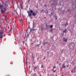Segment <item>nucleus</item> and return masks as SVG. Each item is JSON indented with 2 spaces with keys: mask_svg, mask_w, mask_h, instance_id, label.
I'll list each match as a JSON object with an SVG mask.
<instances>
[{
  "mask_svg": "<svg viewBox=\"0 0 76 76\" xmlns=\"http://www.w3.org/2000/svg\"><path fill=\"white\" fill-rule=\"evenodd\" d=\"M46 28L45 29H48V28H53V25H51L50 26H49V25H47V24H46Z\"/></svg>",
  "mask_w": 76,
  "mask_h": 76,
  "instance_id": "f257e3e1",
  "label": "nucleus"
},
{
  "mask_svg": "<svg viewBox=\"0 0 76 76\" xmlns=\"http://www.w3.org/2000/svg\"><path fill=\"white\" fill-rule=\"evenodd\" d=\"M30 12L31 13H32V16H36V15H37V13H35V12H33V10H30Z\"/></svg>",
  "mask_w": 76,
  "mask_h": 76,
  "instance_id": "f03ea898",
  "label": "nucleus"
},
{
  "mask_svg": "<svg viewBox=\"0 0 76 76\" xmlns=\"http://www.w3.org/2000/svg\"><path fill=\"white\" fill-rule=\"evenodd\" d=\"M3 31H2L1 32L0 31V38H3Z\"/></svg>",
  "mask_w": 76,
  "mask_h": 76,
  "instance_id": "7ed1b4c3",
  "label": "nucleus"
},
{
  "mask_svg": "<svg viewBox=\"0 0 76 76\" xmlns=\"http://www.w3.org/2000/svg\"><path fill=\"white\" fill-rule=\"evenodd\" d=\"M28 16L29 18H31V16H32L31 12H30L29 13V11H28Z\"/></svg>",
  "mask_w": 76,
  "mask_h": 76,
  "instance_id": "20e7f679",
  "label": "nucleus"
},
{
  "mask_svg": "<svg viewBox=\"0 0 76 76\" xmlns=\"http://www.w3.org/2000/svg\"><path fill=\"white\" fill-rule=\"evenodd\" d=\"M39 68V66L38 65L37 66H36L35 68H34L33 70L34 71H35V70H37V68Z\"/></svg>",
  "mask_w": 76,
  "mask_h": 76,
  "instance_id": "39448f33",
  "label": "nucleus"
},
{
  "mask_svg": "<svg viewBox=\"0 0 76 76\" xmlns=\"http://www.w3.org/2000/svg\"><path fill=\"white\" fill-rule=\"evenodd\" d=\"M3 4H4L5 6H6V7H7V4L6 2L4 3Z\"/></svg>",
  "mask_w": 76,
  "mask_h": 76,
  "instance_id": "423d86ee",
  "label": "nucleus"
},
{
  "mask_svg": "<svg viewBox=\"0 0 76 76\" xmlns=\"http://www.w3.org/2000/svg\"><path fill=\"white\" fill-rule=\"evenodd\" d=\"M53 16H54L55 17V20H57V15H56V14H55V15H53Z\"/></svg>",
  "mask_w": 76,
  "mask_h": 76,
  "instance_id": "0eeeda50",
  "label": "nucleus"
},
{
  "mask_svg": "<svg viewBox=\"0 0 76 76\" xmlns=\"http://www.w3.org/2000/svg\"><path fill=\"white\" fill-rule=\"evenodd\" d=\"M19 21L20 22H23V19L22 18H19Z\"/></svg>",
  "mask_w": 76,
  "mask_h": 76,
  "instance_id": "6e6552de",
  "label": "nucleus"
},
{
  "mask_svg": "<svg viewBox=\"0 0 76 76\" xmlns=\"http://www.w3.org/2000/svg\"><path fill=\"white\" fill-rule=\"evenodd\" d=\"M68 25H69V24H68V22H66V23L64 25L65 27H66V26H67Z\"/></svg>",
  "mask_w": 76,
  "mask_h": 76,
  "instance_id": "1a4fd4ad",
  "label": "nucleus"
},
{
  "mask_svg": "<svg viewBox=\"0 0 76 76\" xmlns=\"http://www.w3.org/2000/svg\"><path fill=\"white\" fill-rule=\"evenodd\" d=\"M47 43H48V42H44L43 43V44L44 45V46H45V45L46 44H47Z\"/></svg>",
  "mask_w": 76,
  "mask_h": 76,
  "instance_id": "9d476101",
  "label": "nucleus"
},
{
  "mask_svg": "<svg viewBox=\"0 0 76 76\" xmlns=\"http://www.w3.org/2000/svg\"><path fill=\"white\" fill-rule=\"evenodd\" d=\"M3 8V6L1 4L0 5V9H2V8Z\"/></svg>",
  "mask_w": 76,
  "mask_h": 76,
  "instance_id": "9b49d317",
  "label": "nucleus"
},
{
  "mask_svg": "<svg viewBox=\"0 0 76 76\" xmlns=\"http://www.w3.org/2000/svg\"><path fill=\"white\" fill-rule=\"evenodd\" d=\"M62 67H64V68H65V67H66V66H65L64 64H63L62 65Z\"/></svg>",
  "mask_w": 76,
  "mask_h": 76,
  "instance_id": "f8f14e48",
  "label": "nucleus"
},
{
  "mask_svg": "<svg viewBox=\"0 0 76 76\" xmlns=\"http://www.w3.org/2000/svg\"><path fill=\"white\" fill-rule=\"evenodd\" d=\"M53 12H51L50 13V16H53Z\"/></svg>",
  "mask_w": 76,
  "mask_h": 76,
  "instance_id": "ddd939ff",
  "label": "nucleus"
},
{
  "mask_svg": "<svg viewBox=\"0 0 76 76\" xmlns=\"http://www.w3.org/2000/svg\"><path fill=\"white\" fill-rule=\"evenodd\" d=\"M64 41H65V42H67V39H65L64 38Z\"/></svg>",
  "mask_w": 76,
  "mask_h": 76,
  "instance_id": "4468645a",
  "label": "nucleus"
},
{
  "mask_svg": "<svg viewBox=\"0 0 76 76\" xmlns=\"http://www.w3.org/2000/svg\"><path fill=\"white\" fill-rule=\"evenodd\" d=\"M67 32V30H65L63 31V33H66Z\"/></svg>",
  "mask_w": 76,
  "mask_h": 76,
  "instance_id": "2eb2a0df",
  "label": "nucleus"
},
{
  "mask_svg": "<svg viewBox=\"0 0 76 76\" xmlns=\"http://www.w3.org/2000/svg\"><path fill=\"white\" fill-rule=\"evenodd\" d=\"M3 9L5 10H7V9H6V8L5 7V6L3 7Z\"/></svg>",
  "mask_w": 76,
  "mask_h": 76,
  "instance_id": "dca6fc26",
  "label": "nucleus"
},
{
  "mask_svg": "<svg viewBox=\"0 0 76 76\" xmlns=\"http://www.w3.org/2000/svg\"><path fill=\"white\" fill-rule=\"evenodd\" d=\"M1 13H3V10L2 9H1Z\"/></svg>",
  "mask_w": 76,
  "mask_h": 76,
  "instance_id": "f3484780",
  "label": "nucleus"
},
{
  "mask_svg": "<svg viewBox=\"0 0 76 76\" xmlns=\"http://www.w3.org/2000/svg\"><path fill=\"white\" fill-rule=\"evenodd\" d=\"M50 30H51L50 31V32H53V29H52V28H51Z\"/></svg>",
  "mask_w": 76,
  "mask_h": 76,
  "instance_id": "a211bd4d",
  "label": "nucleus"
},
{
  "mask_svg": "<svg viewBox=\"0 0 76 76\" xmlns=\"http://www.w3.org/2000/svg\"><path fill=\"white\" fill-rule=\"evenodd\" d=\"M47 55H48V54H49V53H50V52L49 51H48V52H47Z\"/></svg>",
  "mask_w": 76,
  "mask_h": 76,
  "instance_id": "6ab92c4d",
  "label": "nucleus"
},
{
  "mask_svg": "<svg viewBox=\"0 0 76 76\" xmlns=\"http://www.w3.org/2000/svg\"><path fill=\"white\" fill-rule=\"evenodd\" d=\"M48 10H46L45 11V13H47V14H48Z\"/></svg>",
  "mask_w": 76,
  "mask_h": 76,
  "instance_id": "aec40b11",
  "label": "nucleus"
},
{
  "mask_svg": "<svg viewBox=\"0 0 76 76\" xmlns=\"http://www.w3.org/2000/svg\"><path fill=\"white\" fill-rule=\"evenodd\" d=\"M31 31H34L35 30H36L35 29H33V28H31Z\"/></svg>",
  "mask_w": 76,
  "mask_h": 76,
  "instance_id": "412c9836",
  "label": "nucleus"
},
{
  "mask_svg": "<svg viewBox=\"0 0 76 76\" xmlns=\"http://www.w3.org/2000/svg\"><path fill=\"white\" fill-rule=\"evenodd\" d=\"M21 9H23V6H22L21 5H20Z\"/></svg>",
  "mask_w": 76,
  "mask_h": 76,
  "instance_id": "4be33fe9",
  "label": "nucleus"
},
{
  "mask_svg": "<svg viewBox=\"0 0 76 76\" xmlns=\"http://www.w3.org/2000/svg\"><path fill=\"white\" fill-rule=\"evenodd\" d=\"M41 43H40V44H39L37 45H38V47H39V45H41Z\"/></svg>",
  "mask_w": 76,
  "mask_h": 76,
  "instance_id": "5701e85b",
  "label": "nucleus"
},
{
  "mask_svg": "<svg viewBox=\"0 0 76 76\" xmlns=\"http://www.w3.org/2000/svg\"><path fill=\"white\" fill-rule=\"evenodd\" d=\"M43 11H44V9H42V11H41L40 12L41 13H42V12Z\"/></svg>",
  "mask_w": 76,
  "mask_h": 76,
  "instance_id": "b1692460",
  "label": "nucleus"
},
{
  "mask_svg": "<svg viewBox=\"0 0 76 76\" xmlns=\"http://www.w3.org/2000/svg\"><path fill=\"white\" fill-rule=\"evenodd\" d=\"M43 67H44V66L43 65H42L41 68H43Z\"/></svg>",
  "mask_w": 76,
  "mask_h": 76,
  "instance_id": "393cba45",
  "label": "nucleus"
},
{
  "mask_svg": "<svg viewBox=\"0 0 76 76\" xmlns=\"http://www.w3.org/2000/svg\"><path fill=\"white\" fill-rule=\"evenodd\" d=\"M67 11H68V12H70V10H67Z\"/></svg>",
  "mask_w": 76,
  "mask_h": 76,
  "instance_id": "a878e982",
  "label": "nucleus"
},
{
  "mask_svg": "<svg viewBox=\"0 0 76 76\" xmlns=\"http://www.w3.org/2000/svg\"><path fill=\"white\" fill-rule=\"evenodd\" d=\"M50 38H52V39H53L54 38V37H51Z\"/></svg>",
  "mask_w": 76,
  "mask_h": 76,
  "instance_id": "bb28decb",
  "label": "nucleus"
},
{
  "mask_svg": "<svg viewBox=\"0 0 76 76\" xmlns=\"http://www.w3.org/2000/svg\"><path fill=\"white\" fill-rule=\"evenodd\" d=\"M54 1H53V3L51 5L52 6V5H53L54 4Z\"/></svg>",
  "mask_w": 76,
  "mask_h": 76,
  "instance_id": "cd10ccee",
  "label": "nucleus"
},
{
  "mask_svg": "<svg viewBox=\"0 0 76 76\" xmlns=\"http://www.w3.org/2000/svg\"><path fill=\"white\" fill-rule=\"evenodd\" d=\"M41 28L42 30H43V27H41Z\"/></svg>",
  "mask_w": 76,
  "mask_h": 76,
  "instance_id": "c85d7f7f",
  "label": "nucleus"
},
{
  "mask_svg": "<svg viewBox=\"0 0 76 76\" xmlns=\"http://www.w3.org/2000/svg\"><path fill=\"white\" fill-rule=\"evenodd\" d=\"M45 7H47V4H45Z\"/></svg>",
  "mask_w": 76,
  "mask_h": 76,
  "instance_id": "c756f323",
  "label": "nucleus"
},
{
  "mask_svg": "<svg viewBox=\"0 0 76 76\" xmlns=\"http://www.w3.org/2000/svg\"><path fill=\"white\" fill-rule=\"evenodd\" d=\"M45 56L44 57V58L43 59V60H45Z\"/></svg>",
  "mask_w": 76,
  "mask_h": 76,
  "instance_id": "7c9ffc66",
  "label": "nucleus"
},
{
  "mask_svg": "<svg viewBox=\"0 0 76 76\" xmlns=\"http://www.w3.org/2000/svg\"><path fill=\"white\" fill-rule=\"evenodd\" d=\"M53 69H54L55 68H56V66H54V67H53Z\"/></svg>",
  "mask_w": 76,
  "mask_h": 76,
  "instance_id": "2f4dec72",
  "label": "nucleus"
},
{
  "mask_svg": "<svg viewBox=\"0 0 76 76\" xmlns=\"http://www.w3.org/2000/svg\"><path fill=\"white\" fill-rule=\"evenodd\" d=\"M34 21L33 22V26H34Z\"/></svg>",
  "mask_w": 76,
  "mask_h": 76,
  "instance_id": "473e14b6",
  "label": "nucleus"
},
{
  "mask_svg": "<svg viewBox=\"0 0 76 76\" xmlns=\"http://www.w3.org/2000/svg\"><path fill=\"white\" fill-rule=\"evenodd\" d=\"M71 33H72H72H73V31H71Z\"/></svg>",
  "mask_w": 76,
  "mask_h": 76,
  "instance_id": "72a5a7b5",
  "label": "nucleus"
},
{
  "mask_svg": "<svg viewBox=\"0 0 76 76\" xmlns=\"http://www.w3.org/2000/svg\"><path fill=\"white\" fill-rule=\"evenodd\" d=\"M56 71L55 70V71H53V72H56Z\"/></svg>",
  "mask_w": 76,
  "mask_h": 76,
  "instance_id": "f704fd0d",
  "label": "nucleus"
},
{
  "mask_svg": "<svg viewBox=\"0 0 76 76\" xmlns=\"http://www.w3.org/2000/svg\"><path fill=\"white\" fill-rule=\"evenodd\" d=\"M4 16H5V17H6V15H4Z\"/></svg>",
  "mask_w": 76,
  "mask_h": 76,
  "instance_id": "c9c22d12",
  "label": "nucleus"
},
{
  "mask_svg": "<svg viewBox=\"0 0 76 76\" xmlns=\"http://www.w3.org/2000/svg\"><path fill=\"white\" fill-rule=\"evenodd\" d=\"M52 71H54V68L52 70Z\"/></svg>",
  "mask_w": 76,
  "mask_h": 76,
  "instance_id": "e433bc0d",
  "label": "nucleus"
},
{
  "mask_svg": "<svg viewBox=\"0 0 76 76\" xmlns=\"http://www.w3.org/2000/svg\"><path fill=\"white\" fill-rule=\"evenodd\" d=\"M12 31V30H10V31Z\"/></svg>",
  "mask_w": 76,
  "mask_h": 76,
  "instance_id": "4c0bfd02",
  "label": "nucleus"
},
{
  "mask_svg": "<svg viewBox=\"0 0 76 76\" xmlns=\"http://www.w3.org/2000/svg\"><path fill=\"white\" fill-rule=\"evenodd\" d=\"M76 67H75L74 68V69H76Z\"/></svg>",
  "mask_w": 76,
  "mask_h": 76,
  "instance_id": "58836bf2",
  "label": "nucleus"
},
{
  "mask_svg": "<svg viewBox=\"0 0 76 76\" xmlns=\"http://www.w3.org/2000/svg\"><path fill=\"white\" fill-rule=\"evenodd\" d=\"M5 20H6V21H7V19H5Z\"/></svg>",
  "mask_w": 76,
  "mask_h": 76,
  "instance_id": "ea45409f",
  "label": "nucleus"
},
{
  "mask_svg": "<svg viewBox=\"0 0 76 76\" xmlns=\"http://www.w3.org/2000/svg\"><path fill=\"white\" fill-rule=\"evenodd\" d=\"M27 53L28 55V52H27Z\"/></svg>",
  "mask_w": 76,
  "mask_h": 76,
  "instance_id": "a19ab883",
  "label": "nucleus"
},
{
  "mask_svg": "<svg viewBox=\"0 0 76 76\" xmlns=\"http://www.w3.org/2000/svg\"><path fill=\"white\" fill-rule=\"evenodd\" d=\"M27 35H28V36H29V34H27Z\"/></svg>",
  "mask_w": 76,
  "mask_h": 76,
  "instance_id": "79ce46f5",
  "label": "nucleus"
},
{
  "mask_svg": "<svg viewBox=\"0 0 76 76\" xmlns=\"http://www.w3.org/2000/svg\"><path fill=\"white\" fill-rule=\"evenodd\" d=\"M14 12H16V10H14Z\"/></svg>",
  "mask_w": 76,
  "mask_h": 76,
  "instance_id": "37998d69",
  "label": "nucleus"
},
{
  "mask_svg": "<svg viewBox=\"0 0 76 76\" xmlns=\"http://www.w3.org/2000/svg\"><path fill=\"white\" fill-rule=\"evenodd\" d=\"M5 37V35H4V36H3V37Z\"/></svg>",
  "mask_w": 76,
  "mask_h": 76,
  "instance_id": "c03bdc74",
  "label": "nucleus"
},
{
  "mask_svg": "<svg viewBox=\"0 0 76 76\" xmlns=\"http://www.w3.org/2000/svg\"><path fill=\"white\" fill-rule=\"evenodd\" d=\"M28 28H29V29H30V27H28Z\"/></svg>",
  "mask_w": 76,
  "mask_h": 76,
  "instance_id": "a18cd8bd",
  "label": "nucleus"
},
{
  "mask_svg": "<svg viewBox=\"0 0 76 76\" xmlns=\"http://www.w3.org/2000/svg\"><path fill=\"white\" fill-rule=\"evenodd\" d=\"M56 4H57V2H56Z\"/></svg>",
  "mask_w": 76,
  "mask_h": 76,
  "instance_id": "49530a36",
  "label": "nucleus"
},
{
  "mask_svg": "<svg viewBox=\"0 0 76 76\" xmlns=\"http://www.w3.org/2000/svg\"><path fill=\"white\" fill-rule=\"evenodd\" d=\"M17 6L18 7V4H17Z\"/></svg>",
  "mask_w": 76,
  "mask_h": 76,
  "instance_id": "de8ad7c7",
  "label": "nucleus"
},
{
  "mask_svg": "<svg viewBox=\"0 0 76 76\" xmlns=\"http://www.w3.org/2000/svg\"><path fill=\"white\" fill-rule=\"evenodd\" d=\"M68 66H69V65H67V67H68Z\"/></svg>",
  "mask_w": 76,
  "mask_h": 76,
  "instance_id": "09e8293b",
  "label": "nucleus"
},
{
  "mask_svg": "<svg viewBox=\"0 0 76 76\" xmlns=\"http://www.w3.org/2000/svg\"><path fill=\"white\" fill-rule=\"evenodd\" d=\"M35 12H36L37 13V11H35Z\"/></svg>",
  "mask_w": 76,
  "mask_h": 76,
  "instance_id": "8fccbe9b",
  "label": "nucleus"
},
{
  "mask_svg": "<svg viewBox=\"0 0 76 76\" xmlns=\"http://www.w3.org/2000/svg\"><path fill=\"white\" fill-rule=\"evenodd\" d=\"M71 72H72V71H71Z\"/></svg>",
  "mask_w": 76,
  "mask_h": 76,
  "instance_id": "3c124183",
  "label": "nucleus"
},
{
  "mask_svg": "<svg viewBox=\"0 0 76 76\" xmlns=\"http://www.w3.org/2000/svg\"><path fill=\"white\" fill-rule=\"evenodd\" d=\"M44 18L45 19V17H44Z\"/></svg>",
  "mask_w": 76,
  "mask_h": 76,
  "instance_id": "603ef678",
  "label": "nucleus"
},
{
  "mask_svg": "<svg viewBox=\"0 0 76 76\" xmlns=\"http://www.w3.org/2000/svg\"><path fill=\"white\" fill-rule=\"evenodd\" d=\"M65 18H64V19H65Z\"/></svg>",
  "mask_w": 76,
  "mask_h": 76,
  "instance_id": "864d4df0",
  "label": "nucleus"
},
{
  "mask_svg": "<svg viewBox=\"0 0 76 76\" xmlns=\"http://www.w3.org/2000/svg\"><path fill=\"white\" fill-rule=\"evenodd\" d=\"M32 57H34V56H32Z\"/></svg>",
  "mask_w": 76,
  "mask_h": 76,
  "instance_id": "5fc2aeb1",
  "label": "nucleus"
},
{
  "mask_svg": "<svg viewBox=\"0 0 76 76\" xmlns=\"http://www.w3.org/2000/svg\"><path fill=\"white\" fill-rule=\"evenodd\" d=\"M61 76H63V75H62Z\"/></svg>",
  "mask_w": 76,
  "mask_h": 76,
  "instance_id": "6e6d98bb",
  "label": "nucleus"
},
{
  "mask_svg": "<svg viewBox=\"0 0 76 76\" xmlns=\"http://www.w3.org/2000/svg\"><path fill=\"white\" fill-rule=\"evenodd\" d=\"M52 33H53V32H52Z\"/></svg>",
  "mask_w": 76,
  "mask_h": 76,
  "instance_id": "4d7b16f0",
  "label": "nucleus"
}]
</instances>
